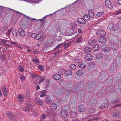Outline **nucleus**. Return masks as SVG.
Returning a JSON list of instances; mask_svg holds the SVG:
<instances>
[{"label":"nucleus","instance_id":"nucleus-35","mask_svg":"<svg viewBox=\"0 0 121 121\" xmlns=\"http://www.w3.org/2000/svg\"><path fill=\"white\" fill-rule=\"evenodd\" d=\"M104 14V12L103 11H102L96 14V15L98 17L101 16L103 15Z\"/></svg>","mask_w":121,"mask_h":121},{"label":"nucleus","instance_id":"nucleus-10","mask_svg":"<svg viewBox=\"0 0 121 121\" xmlns=\"http://www.w3.org/2000/svg\"><path fill=\"white\" fill-rule=\"evenodd\" d=\"M18 32L20 35L22 37L24 36L25 35V32L21 28H20L19 29Z\"/></svg>","mask_w":121,"mask_h":121},{"label":"nucleus","instance_id":"nucleus-11","mask_svg":"<svg viewBox=\"0 0 121 121\" xmlns=\"http://www.w3.org/2000/svg\"><path fill=\"white\" fill-rule=\"evenodd\" d=\"M14 11H15V12H17V13H20V14H22V13H20V12H19L18 11H16L15 10H13V9H10L9 8H8L7 10V13H10L9 14H8V16H10V14H11V13H12V12H13Z\"/></svg>","mask_w":121,"mask_h":121},{"label":"nucleus","instance_id":"nucleus-34","mask_svg":"<svg viewBox=\"0 0 121 121\" xmlns=\"http://www.w3.org/2000/svg\"><path fill=\"white\" fill-rule=\"evenodd\" d=\"M83 18L84 19L86 20H89L90 19V17L88 16L87 15L85 14L83 17Z\"/></svg>","mask_w":121,"mask_h":121},{"label":"nucleus","instance_id":"nucleus-47","mask_svg":"<svg viewBox=\"0 0 121 121\" xmlns=\"http://www.w3.org/2000/svg\"><path fill=\"white\" fill-rule=\"evenodd\" d=\"M94 40V41L93 40H90L88 42L91 45L93 44L95 42V40Z\"/></svg>","mask_w":121,"mask_h":121},{"label":"nucleus","instance_id":"nucleus-38","mask_svg":"<svg viewBox=\"0 0 121 121\" xmlns=\"http://www.w3.org/2000/svg\"><path fill=\"white\" fill-rule=\"evenodd\" d=\"M17 30H13L12 32V34L13 35L15 36H16L17 35Z\"/></svg>","mask_w":121,"mask_h":121},{"label":"nucleus","instance_id":"nucleus-16","mask_svg":"<svg viewBox=\"0 0 121 121\" xmlns=\"http://www.w3.org/2000/svg\"><path fill=\"white\" fill-rule=\"evenodd\" d=\"M52 78L55 80H59L61 78V76L59 74H56L52 76Z\"/></svg>","mask_w":121,"mask_h":121},{"label":"nucleus","instance_id":"nucleus-58","mask_svg":"<svg viewBox=\"0 0 121 121\" xmlns=\"http://www.w3.org/2000/svg\"><path fill=\"white\" fill-rule=\"evenodd\" d=\"M38 68L40 70H43V67L41 65H39L38 66Z\"/></svg>","mask_w":121,"mask_h":121},{"label":"nucleus","instance_id":"nucleus-5","mask_svg":"<svg viewBox=\"0 0 121 121\" xmlns=\"http://www.w3.org/2000/svg\"><path fill=\"white\" fill-rule=\"evenodd\" d=\"M93 59V56L90 54H88L86 55L85 57V60L90 61L92 60Z\"/></svg>","mask_w":121,"mask_h":121},{"label":"nucleus","instance_id":"nucleus-64","mask_svg":"<svg viewBox=\"0 0 121 121\" xmlns=\"http://www.w3.org/2000/svg\"><path fill=\"white\" fill-rule=\"evenodd\" d=\"M116 14L117 15L121 14V9L119 10L117 13H116Z\"/></svg>","mask_w":121,"mask_h":121},{"label":"nucleus","instance_id":"nucleus-18","mask_svg":"<svg viewBox=\"0 0 121 121\" xmlns=\"http://www.w3.org/2000/svg\"><path fill=\"white\" fill-rule=\"evenodd\" d=\"M84 50L85 52L88 53L91 51V49L90 48L87 47L84 48Z\"/></svg>","mask_w":121,"mask_h":121},{"label":"nucleus","instance_id":"nucleus-43","mask_svg":"<svg viewBox=\"0 0 121 121\" xmlns=\"http://www.w3.org/2000/svg\"><path fill=\"white\" fill-rule=\"evenodd\" d=\"M89 65L90 67L93 68L95 66V63L93 62H90L89 63Z\"/></svg>","mask_w":121,"mask_h":121},{"label":"nucleus","instance_id":"nucleus-6","mask_svg":"<svg viewBox=\"0 0 121 121\" xmlns=\"http://www.w3.org/2000/svg\"><path fill=\"white\" fill-rule=\"evenodd\" d=\"M79 67L81 69H84L86 66L85 61H81L79 62L78 64Z\"/></svg>","mask_w":121,"mask_h":121},{"label":"nucleus","instance_id":"nucleus-28","mask_svg":"<svg viewBox=\"0 0 121 121\" xmlns=\"http://www.w3.org/2000/svg\"><path fill=\"white\" fill-rule=\"evenodd\" d=\"M46 116L44 114H42L39 118H38V119H39L41 121H43L44 119L45 118Z\"/></svg>","mask_w":121,"mask_h":121},{"label":"nucleus","instance_id":"nucleus-1","mask_svg":"<svg viewBox=\"0 0 121 121\" xmlns=\"http://www.w3.org/2000/svg\"><path fill=\"white\" fill-rule=\"evenodd\" d=\"M63 108L65 109V110L63 109L62 111L60 113V116L62 118H65L67 117L68 113L67 111L66 110L69 109V108L66 105L64 106Z\"/></svg>","mask_w":121,"mask_h":121},{"label":"nucleus","instance_id":"nucleus-56","mask_svg":"<svg viewBox=\"0 0 121 121\" xmlns=\"http://www.w3.org/2000/svg\"><path fill=\"white\" fill-rule=\"evenodd\" d=\"M0 43H6V41L5 40L0 39Z\"/></svg>","mask_w":121,"mask_h":121},{"label":"nucleus","instance_id":"nucleus-30","mask_svg":"<svg viewBox=\"0 0 121 121\" xmlns=\"http://www.w3.org/2000/svg\"><path fill=\"white\" fill-rule=\"evenodd\" d=\"M99 48V46L97 44H96L93 46V49L95 51H98Z\"/></svg>","mask_w":121,"mask_h":121},{"label":"nucleus","instance_id":"nucleus-63","mask_svg":"<svg viewBox=\"0 0 121 121\" xmlns=\"http://www.w3.org/2000/svg\"><path fill=\"white\" fill-rule=\"evenodd\" d=\"M36 80V79L35 80V82H34L35 84V85H37L38 83L39 84V80Z\"/></svg>","mask_w":121,"mask_h":121},{"label":"nucleus","instance_id":"nucleus-36","mask_svg":"<svg viewBox=\"0 0 121 121\" xmlns=\"http://www.w3.org/2000/svg\"><path fill=\"white\" fill-rule=\"evenodd\" d=\"M8 29L7 27L4 26L2 27H1L0 28V30L2 32H3L4 31H5L7 30Z\"/></svg>","mask_w":121,"mask_h":121},{"label":"nucleus","instance_id":"nucleus-37","mask_svg":"<svg viewBox=\"0 0 121 121\" xmlns=\"http://www.w3.org/2000/svg\"><path fill=\"white\" fill-rule=\"evenodd\" d=\"M31 78L33 79H34L37 76V75L35 73H31Z\"/></svg>","mask_w":121,"mask_h":121},{"label":"nucleus","instance_id":"nucleus-9","mask_svg":"<svg viewBox=\"0 0 121 121\" xmlns=\"http://www.w3.org/2000/svg\"><path fill=\"white\" fill-rule=\"evenodd\" d=\"M52 100L49 95H47L45 97V102L47 104H50L52 102Z\"/></svg>","mask_w":121,"mask_h":121},{"label":"nucleus","instance_id":"nucleus-54","mask_svg":"<svg viewBox=\"0 0 121 121\" xmlns=\"http://www.w3.org/2000/svg\"><path fill=\"white\" fill-rule=\"evenodd\" d=\"M5 8H6V7L0 6V10H1V11L3 12V11L4 10Z\"/></svg>","mask_w":121,"mask_h":121},{"label":"nucleus","instance_id":"nucleus-55","mask_svg":"<svg viewBox=\"0 0 121 121\" xmlns=\"http://www.w3.org/2000/svg\"><path fill=\"white\" fill-rule=\"evenodd\" d=\"M70 43H69L68 44L66 43L64 44V46L65 47V48L66 49L70 45Z\"/></svg>","mask_w":121,"mask_h":121},{"label":"nucleus","instance_id":"nucleus-32","mask_svg":"<svg viewBox=\"0 0 121 121\" xmlns=\"http://www.w3.org/2000/svg\"><path fill=\"white\" fill-rule=\"evenodd\" d=\"M69 68L70 69L73 70L75 69L76 68V65L74 64H71L70 65Z\"/></svg>","mask_w":121,"mask_h":121},{"label":"nucleus","instance_id":"nucleus-57","mask_svg":"<svg viewBox=\"0 0 121 121\" xmlns=\"http://www.w3.org/2000/svg\"><path fill=\"white\" fill-rule=\"evenodd\" d=\"M37 20H36V19L35 18H33L32 19L31 21V22H33V23L34 22V23H36L37 22Z\"/></svg>","mask_w":121,"mask_h":121},{"label":"nucleus","instance_id":"nucleus-40","mask_svg":"<svg viewBox=\"0 0 121 121\" xmlns=\"http://www.w3.org/2000/svg\"><path fill=\"white\" fill-rule=\"evenodd\" d=\"M7 115H8V117H10V118L11 117L12 119H13V115L11 113L9 112H8L7 113Z\"/></svg>","mask_w":121,"mask_h":121},{"label":"nucleus","instance_id":"nucleus-46","mask_svg":"<svg viewBox=\"0 0 121 121\" xmlns=\"http://www.w3.org/2000/svg\"><path fill=\"white\" fill-rule=\"evenodd\" d=\"M43 35L41 34H40V35H37V36L36 37V39L37 40H38Z\"/></svg>","mask_w":121,"mask_h":121},{"label":"nucleus","instance_id":"nucleus-51","mask_svg":"<svg viewBox=\"0 0 121 121\" xmlns=\"http://www.w3.org/2000/svg\"><path fill=\"white\" fill-rule=\"evenodd\" d=\"M102 56L100 54H97L96 56V57L97 59H102Z\"/></svg>","mask_w":121,"mask_h":121},{"label":"nucleus","instance_id":"nucleus-61","mask_svg":"<svg viewBox=\"0 0 121 121\" xmlns=\"http://www.w3.org/2000/svg\"><path fill=\"white\" fill-rule=\"evenodd\" d=\"M80 93L79 92L78 94V96L79 98H80V99H83V98L82 97V96H81L80 95Z\"/></svg>","mask_w":121,"mask_h":121},{"label":"nucleus","instance_id":"nucleus-22","mask_svg":"<svg viewBox=\"0 0 121 121\" xmlns=\"http://www.w3.org/2000/svg\"><path fill=\"white\" fill-rule=\"evenodd\" d=\"M72 73V71L70 70H67L65 72V74L66 75H71Z\"/></svg>","mask_w":121,"mask_h":121},{"label":"nucleus","instance_id":"nucleus-14","mask_svg":"<svg viewBox=\"0 0 121 121\" xmlns=\"http://www.w3.org/2000/svg\"><path fill=\"white\" fill-rule=\"evenodd\" d=\"M18 101L22 102L24 101V97L21 95H19L17 97Z\"/></svg>","mask_w":121,"mask_h":121},{"label":"nucleus","instance_id":"nucleus-41","mask_svg":"<svg viewBox=\"0 0 121 121\" xmlns=\"http://www.w3.org/2000/svg\"><path fill=\"white\" fill-rule=\"evenodd\" d=\"M88 110L89 112L91 113L94 112L95 111V109L93 108H90L88 109Z\"/></svg>","mask_w":121,"mask_h":121},{"label":"nucleus","instance_id":"nucleus-59","mask_svg":"<svg viewBox=\"0 0 121 121\" xmlns=\"http://www.w3.org/2000/svg\"><path fill=\"white\" fill-rule=\"evenodd\" d=\"M39 0H31V2H34L36 3L39 2Z\"/></svg>","mask_w":121,"mask_h":121},{"label":"nucleus","instance_id":"nucleus-7","mask_svg":"<svg viewBox=\"0 0 121 121\" xmlns=\"http://www.w3.org/2000/svg\"><path fill=\"white\" fill-rule=\"evenodd\" d=\"M105 5L110 9H112L113 7L112 4L110 0H106L105 1Z\"/></svg>","mask_w":121,"mask_h":121},{"label":"nucleus","instance_id":"nucleus-12","mask_svg":"<svg viewBox=\"0 0 121 121\" xmlns=\"http://www.w3.org/2000/svg\"><path fill=\"white\" fill-rule=\"evenodd\" d=\"M85 109V107L83 105H80L78 108V111L80 112H82L84 111Z\"/></svg>","mask_w":121,"mask_h":121},{"label":"nucleus","instance_id":"nucleus-53","mask_svg":"<svg viewBox=\"0 0 121 121\" xmlns=\"http://www.w3.org/2000/svg\"><path fill=\"white\" fill-rule=\"evenodd\" d=\"M20 79L22 81H23L25 79V77L24 76L21 75L20 77Z\"/></svg>","mask_w":121,"mask_h":121},{"label":"nucleus","instance_id":"nucleus-27","mask_svg":"<svg viewBox=\"0 0 121 121\" xmlns=\"http://www.w3.org/2000/svg\"><path fill=\"white\" fill-rule=\"evenodd\" d=\"M100 38L99 40V41L101 43H104L107 41L106 39H104L103 37H100Z\"/></svg>","mask_w":121,"mask_h":121},{"label":"nucleus","instance_id":"nucleus-50","mask_svg":"<svg viewBox=\"0 0 121 121\" xmlns=\"http://www.w3.org/2000/svg\"><path fill=\"white\" fill-rule=\"evenodd\" d=\"M120 99L119 98H117L113 102V103L115 104L117 103L120 100Z\"/></svg>","mask_w":121,"mask_h":121},{"label":"nucleus","instance_id":"nucleus-26","mask_svg":"<svg viewBox=\"0 0 121 121\" xmlns=\"http://www.w3.org/2000/svg\"><path fill=\"white\" fill-rule=\"evenodd\" d=\"M70 116L72 117H74L77 115V113L76 112L71 111L70 113Z\"/></svg>","mask_w":121,"mask_h":121},{"label":"nucleus","instance_id":"nucleus-44","mask_svg":"<svg viewBox=\"0 0 121 121\" xmlns=\"http://www.w3.org/2000/svg\"><path fill=\"white\" fill-rule=\"evenodd\" d=\"M113 23H111L109 24L108 25L107 27V28L108 29H110L111 30V29L113 26Z\"/></svg>","mask_w":121,"mask_h":121},{"label":"nucleus","instance_id":"nucleus-3","mask_svg":"<svg viewBox=\"0 0 121 121\" xmlns=\"http://www.w3.org/2000/svg\"><path fill=\"white\" fill-rule=\"evenodd\" d=\"M70 106L72 107H73L77 104L76 100L75 97H72L70 99Z\"/></svg>","mask_w":121,"mask_h":121},{"label":"nucleus","instance_id":"nucleus-60","mask_svg":"<svg viewBox=\"0 0 121 121\" xmlns=\"http://www.w3.org/2000/svg\"><path fill=\"white\" fill-rule=\"evenodd\" d=\"M13 28H11L10 30H9L7 32V34L8 35H9L10 33L11 32Z\"/></svg>","mask_w":121,"mask_h":121},{"label":"nucleus","instance_id":"nucleus-33","mask_svg":"<svg viewBox=\"0 0 121 121\" xmlns=\"http://www.w3.org/2000/svg\"><path fill=\"white\" fill-rule=\"evenodd\" d=\"M33 116H34V117H36L38 116L39 114L38 112L35 110H34L33 112V113L32 114Z\"/></svg>","mask_w":121,"mask_h":121},{"label":"nucleus","instance_id":"nucleus-15","mask_svg":"<svg viewBox=\"0 0 121 121\" xmlns=\"http://www.w3.org/2000/svg\"><path fill=\"white\" fill-rule=\"evenodd\" d=\"M77 21L80 24H84L86 23V21L85 20L82 18H78L77 19Z\"/></svg>","mask_w":121,"mask_h":121},{"label":"nucleus","instance_id":"nucleus-29","mask_svg":"<svg viewBox=\"0 0 121 121\" xmlns=\"http://www.w3.org/2000/svg\"><path fill=\"white\" fill-rule=\"evenodd\" d=\"M83 74L81 70H79L77 71L76 73V74L79 76H82Z\"/></svg>","mask_w":121,"mask_h":121},{"label":"nucleus","instance_id":"nucleus-48","mask_svg":"<svg viewBox=\"0 0 121 121\" xmlns=\"http://www.w3.org/2000/svg\"><path fill=\"white\" fill-rule=\"evenodd\" d=\"M19 70L21 72H22L24 70V69L23 68V67L22 66H19Z\"/></svg>","mask_w":121,"mask_h":121},{"label":"nucleus","instance_id":"nucleus-17","mask_svg":"<svg viewBox=\"0 0 121 121\" xmlns=\"http://www.w3.org/2000/svg\"><path fill=\"white\" fill-rule=\"evenodd\" d=\"M2 91L3 95L5 96L6 97L7 96V93L8 91L7 89L6 90L5 86H4L2 89Z\"/></svg>","mask_w":121,"mask_h":121},{"label":"nucleus","instance_id":"nucleus-39","mask_svg":"<svg viewBox=\"0 0 121 121\" xmlns=\"http://www.w3.org/2000/svg\"><path fill=\"white\" fill-rule=\"evenodd\" d=\"M82 37H79L77 39V40L76 41V43H80L82 40Z\"/></svg>","mask_w":121,"mask_h":121},{"label":"nucleus","instance_id":"nucleus-19","mask_svg":"<svg viewBox=\"0 0 121 121\" xmlns=\"http://www.w3.org/2000/svg\"><path fill=\"white\" fill-rule=\"evenodd\" d=\"M39 80V84L41 82L43 81L44 80V78L43 77L38 76L36 78V80Z\"/></svg>","mask_w":121,"mask_h":121},{"label":"nucleus","instance_id":"nucleus-42","mask_svg":"<svg viewBox=\"0 0 121 121\" xmlns=\"http://www.w3.org/2000/svg\"><path fill=\"white\" fill-rule=\"evenodd\" d=\"M117 27L115 25H114L113 24V26L111 29V30L112 31H115L117 30Z\"/></svg>","mask_w":121,"mask_h":121},{"label":"nucleus","instance_id":"nucleus-20","mask_svg":"<svg viewBox=\"0 0 121 121\" xmlns=\"http://www.w3.org/2000/svg\"><path fill=\"white\" fill-rule=\"evenodd\" d=\"M120 114V112L117 111H115L113 112V116L114 117H117L119 116Z\"/></svg>","mask_w":121,"mask_h":121},{"label":"nucleus","instance_id":"nucleus-31","mask_svg":"<svg viewBox=\"0 0 121 121\" xmlns=\"http://www.w3.org/2000/svg\"><path fill=\"white\" fill-rule=\"evenodd\" d=\"M30 106L29 105L27 108L25 107H23L22 108V109L23 111H30Z\"/></svg>","mask_w":121,"mask_h":121},{"label":"nucleus","instance_id":"nucleus-24","mask_svg":"<svg viewBox=\"0 0 121 121\" xmlns=\"http://www.w3.org/2000/svg\"><path fill=\"white\" fill-rule=\"evenodd\" d=\"M36 103L39 105L41 106L43 104V101L42 99H39L37 101Z\"/></svg>","mask_w":121,"mask_h":121},{"label":"nucleus","instance_id":"nucleus-4","mask_svg":"<svg viewBox=\"0 0 121 121\" xmlns=\"http://www.w3.org/2000/svg\"><path fill=\"white\" fill-rule=\"evenodd\" d=\"M96 34L98 37H102L105 35L106 32L104 30H99L97 31Z\"/></svg>","mask_w":121,"mask_h":121},{"label":"nucleus","instance_id":"nucleus-25","mask_svg":"<svg viewBox=\"0 0 121 121\" xmlns=\"http://www.w3.org/2000/svg\"><path fill=\"white\" fill-rule=\"evenodd\" d=\"M111 49L113 50H117L118 48L117 45L116 43H114L112 44L111 45Z\"/></svg>","mask_w":121,"mask_h":121},{"label":"nucleus","instance_id":"nucleus-49","mask_svg":"<svg viewBox=\"0 0 121 121\" xmlns=\"http://www.w3.org/2000/svg\"><path fill=\"white\" fill-rule=\"evenodd\" d=\"M96 99L95 98V99H92L91 101V102L90 103V104H91L92 105H93L94 103L96 101Z\"/></svg>","mask_w":121,"mask_h":121},{"label":"nucleus","instance_id":"nucleus-62","mask_svg":"<svg viewBox=\"0 0 121 121\" xmlns=\"http://www.w3.org/2000/svg\"><path fill=\"white\" fill-rule=\"evenodd\" d=\"M32 61L33 62H34L35 63H37L38 62V60L35 59H32Z\"/></svg>","mask_w":121,"mask_h":121},{"label":"nucleus","instance_id":"nucleus-21","mask_svg":"<svg viewBox=\"0 0 121 121\" xmlns=\"http://www.w3.org/2000/svg\"><path fill=\"white\" fill-rule=\"evenodd\" d=\"M51 108L52 110H55L57 108V106L55 103H53L51 105Z\"/></svg>","mask_w":121,"mask_h":121},{"label":"nucleus","instance_id":"nucleus-8","mask_svg":"<svg viewBox=\"0 0 121 121\" xmlns=\"http://www.w3.org/2000/svg\"><path fill=\"white\" fill-rule=\"evenodd\" d=\"M101 48L102 50L105 52L107 53L110 51V49L106 45L102 46Z\"/></svg>","mask_w":121,"mask_h":121},{"label":"nucleus","instance_id":"nucleus-45","mask_svg":"<svg viewBox=\"0 0 121 121\" xmlns=\"http://www.w3.org/2000/svg\"><path fill=\"white\" fill-rule=\"evenodd\" d=\"M30 90L28 89L26 93V95L27 97H29L30 96Z\"/></svg>","mask_w":121,"mask_h":121},{"label":"nucleus","instance_id":"nucleus-2","mask_svg":"<svg viewBox=\"0 0 121 121\" xmlns=\"http://www.w3.org/2000/svg\"><path fill=\"white\" fill-rule=\"evenodd\" d=\"M67 84V85H66V87L69 90V92L75 91L77 90L75 84H70L69 83V84Z\"/></svg>","mask_w":121,"mask_h":121},{"label":"nucleus","instance_id":"nucleus-13","mask_svg":"<svg viewBox=\"0 0 121 121\" xmlns=\"http://www.w3.org/2000/svg\"><path fill=\"white\" fill-rule=\"evenodd\" d=\"M109 105V104L107 103H104L102 104L99 107V108L100 109H103L104 108H107Z\"/></svg>","mask_w":121,"mask_h":121},{"label":"nucleus","instance_id":"nucleus-52","mask_svg":"<svg viewBox=\"0 0 121 121\" xmlns=\"http://www.w3.org/2000/svg\"><path fill=\"white\" fill-rule=\"evenodd\" d=\"M37 36V34L35 33H33L31 35V37L33 38H35L36 39V37Z\"/></svg>","mask_w":121,"mask_h":121},{"label":"nucleus","instance_id":"nucleus-23","mask_svg":"<svg viewBox=\"0 0 121 121\" xmlns=\"http://www.w3.org/2000/svg\"><path fill=\"white\" fill-rule=\"evenodd\" d=\"M88 13L89 16L91 18H93L94 17V14L92 11L91 9L89 10L88 11Z\"/></svg>","mask_w":121,"mask_h":121}]
</instances>
